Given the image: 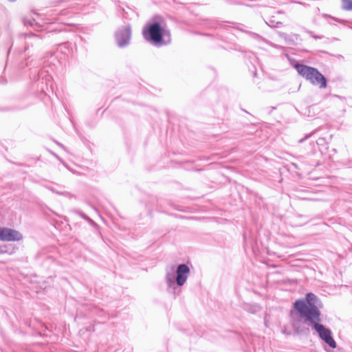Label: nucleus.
<instances>
[{"label":"nucleus","instance_id":"2","mask_svg":"<svg viewBox=\"0 0 352 352\" xmlns=\"http://www.w3.org/2000/svg\"><path fill=\"white\" fill-rule=\"evenodd\" d=\"M294 67L299 75L312 85L318 86L321 89L327 87L326 78L317 69L300 63H296Z\"/></svg>","mask_w":352,"mask_h":352},{"label":"nucleus","instance_id":"7","mask_svg":"<svg viewBox=\"0 0 352 352\" xmlns=\"http://www.w3.org/2000/svg\"><path fill=\"white\" fill-rule=\"evenodd\" d=\"M342 8L345 10H352V0H342Z\"/></svg>","mask_w":352,"mask_h":352},{"label":"nucleus","instance_id":"5","mask_svg":"<svg viewBox=\"0 0 352 352\" xmlns=\"http://www.w3.org/2000/svg\"><path fill=\"white\" fill-rule=\"evenodd\" d=\"M190 272L189 267L185 265H179L177 270L176 282L178 285H183L186 280L187 275Z\"/></svg>","mask_w":352,"mask_h":352},{"label":"nucleus","instance_id":"4","mask_svg":"<svg viewBox=\"0 0 352 352\" xmlns=\"http://www.w3.org/2000/svg\"><path fill=\"white\" fill-rule=\"evenodd\" d=\"M22 234L17 230L8 228H0V241H14L22 239Z\"/></svg>","mask_w":352,"mask_h":352},{"label":"nucleus","instance_id":"1","mask_svg":"<svg viewBox=\"0 0 352 352\" xmlns=\"http://www.w3.org/2000/svg\"><path fill=\"white\" fill-rule=\"evenodd\" d=\"M293 306L300 316L305 318L307 321H309L314 325V329L319 333L320 337L327 344L333 349L336 347V343L331 337V331L325 328L323 325L318 324L320 321V312L316 306L308 307L302 300L295 301Z\"/></svg>","mask_w":352,"mask_h":352},{"label":"nucleus","instance_id":"3","mask_svg":"<svg viewBox=\"0 0 352 352\" xmlns=\"http://www.w3.org/2000/svg\"><path fill=\"white\" fill-rule=\"evenodd\" d=\"M148 32L151 40L155 43H161L163 40V35L168 34L170 36V32L159 23H154L151 24L148 28Z\"/></svg>","mask_w":352,"mask_h":352},{"label":"nucleus","instance_id":"6","mask_svg":"<svg viewBox=\"0 0 352 352\" xmlns=\"http://www.w3.org/2000/svg\"><path fill=\"white\" fill-rule=\"evenodd\" d=\"M316 299V296L312 293H308L306 295V302L304 300L305 304L308 307H314V305L312 304ZM303 301V300H302Z\"/></svg>","mask_w":352,"mask_h":352}]
</instances>
